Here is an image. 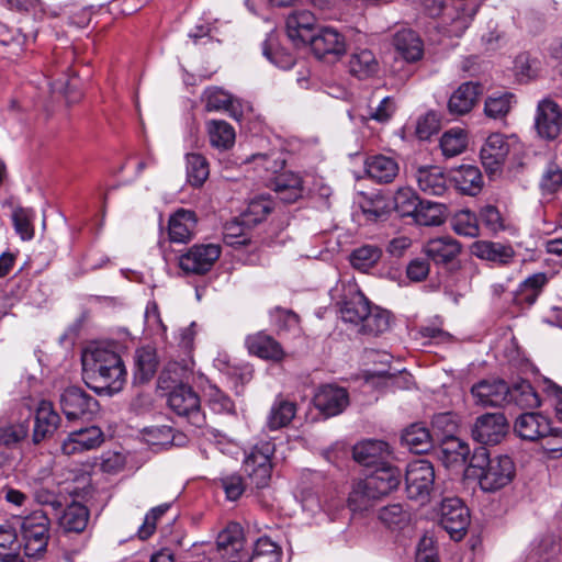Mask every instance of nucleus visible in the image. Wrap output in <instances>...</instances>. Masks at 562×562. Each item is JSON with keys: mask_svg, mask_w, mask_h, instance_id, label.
Wrapping results in <instances>:
<instances>
[{"mask_svg": "<svg viewBox=\"0 0 562 562\" xmlns=\"http://www.w3.org/2000/svg\"><path fill=\"white\" fill-rule=\"evenodd\" d=\"M87 384L101 395L119 393L126 382L124 363L115 351L108 347L90 345L81 355Z\"/></svg>", "mask_w": 562, "mask_h": 562, "instance_id": "1", "label": "nucleus"}, {"mask_svg": "<svg viewBox=\"0 0 562 562\" xmlns=\"http://www.w3.org/2000/svg\"><path fill=\"white\" fill-rule=\"evenodd\" d=\"M470 471L484 492H496L512 483L516 467L510 457H491L486 448L480 447L474 450L471 458Z\"/></svg>", "mask_w": 562, "mask_h": 562, "instance_id": "2", "label": "nucleus"}, {"mask_svg": "<svg viewBox=\"0 0 562 562\" xmlns=\"http://www.w3.org/2000/svg\"><path fill=\"white\" fill-rule=\"evenodd\" d=\"M49 526V519L43 510H34L23 518L21 535L26 557L37 558L46 551Z\"/></svg>", "mask_w": 562, "mask_h": 562, "instance_id": "3", "label": "nucleus"}, {"mask_svg": "<svg viewBox=\"0 0 562 562\" xmlns=\"http://www.w3.org/2000/svg\"><path fill=\"white\" fill-rule=\"evenodd\" d=\"M519 146V139L514 134L492 133L480 150L481 161L486 172L490 175L499 172L510 151L518 149Z\"/></svg>", "mask_w": 562, "mask_h": 562, "instance_id": "4", "label": "nucleus"}, {"mask_svg": "<svg viewBox=\"0 0 562 562\" xmlns=\"http://www.w3.org/2000/svg\"><path fill=\"white\" fill-rule=\"evenodd\" d=\"M169 408L179 417L184 418L195 427L205 424V415L201 409L199 395L186 384H179L168 395Z\"/></svg>", "mask_w": 562, "mask_h": 562, "instance_id": "5", "label": "nucleus"}, {"mask_svg": "<svg viewBox=\"0 0 562 562\" xmlns=\"http://www.w3.org/2000/svg\"><path fill=\"white\" fill-rule=\"evenodd\" d=\"M274 453V445L262 441L256 445L244 460V471L256 488L268 486L271 472V457Z\"/></svg>", "mask_w": 562, "mask_h": 562, "instance_id": "6", "label": "nucleus"}, {"mask_svg": "<svg viewBox=\"0 0 562 562\" xmlns=\"http://www.w3.org/2000/svg\"><path fill=\"white\" fill-rule=\"evenodd\" d=\"M59 404L68 420L91 419L100 408L97 398L79 386L66 387L60 393Z\"/></svg>", "mask_w": 562, "mask_h": 562, "instance_id": "7", "label": "nucleus"}, {"mask_svg": "<svg viewBox=\"0 0 562 562\" xmlns=\"http://www.w3.org/2000/svg\"><path fill=\"white\" fill-rule=\"evenodd\" d=\"M439 524L452 540L460 541L470 525L469 509L458 497L445 498L440 507Z\"/></svg>", "mask_w": 562, "mask_h": 562, "instance_id": "8", "label": "nucleus"}, {"mask_svg": "<svg viewBox=\"0 0 562 562\" xmlns=\"http://www.w3.org/2000/svg\"><path fill=\"white\" fill-rule=\"evenodd\" d=\"M434 481L435 471L429 461L420 459L407 465L405 482L409 498L425 502L432 490Z\"/></svg>", "mask_w": 562, "mask_h": 562, "instance_id": "9", "label": "nucleus"}, {"mask_svg": "<svg viewBox=\"0 0 562 562\" xmlns=\"http://www.w3.org/2000/svg\"><path fill=\"white\" fill-rule=\"evenodd\" d=\"M508 431L509 424L503 413H486L475 419L472 438L482 445H497Z\"/></svg>", "mask_w": 562, "mask_h": 562, "instance_id": "10", "label": "nucleus"}, {"mask_svg": "<svg viewBox=\"0 0 562 562\" xmlns=\"http://www.w3.org/2000/svg\"><path fill=\"white\" fill-rule=\"evenodd\" d=\"M220 256V245H194L180 257L179 265L187 273L204 274L211 270Z\"/></svg>", "mask_w": 562, "mask_h": 562, "instance_id": "11", "label": "nucleus"}, {"mask_svg": "<svg viewBox=\"0 0 562 562\" xmlns=\"http://www.w3.org/2000/svg\"><path fill=\"white\" fill-rule=\"evenodd\" d=\"M308 44L317 58L339 59L347 52L345 36L334 27H323Z\"/></svg>", "mask_w": 562, "mask_h": 562, "instance_id": "12", "label": "nucleus"}, {"mask_svg": "<svg viewBox=\"0 0 562 562\" xmlns=\"http://www.w3.org/2000/svg\"><path fill=\"white\" fill-rule=\"evenodd\" d=\"M535 125L540 137L548 140L555 139L562 128V113L559 105L549 99L540 101Z\"/></svg>", "mask_w": 562, "mask_h": 562, "instance_id": "13", "label": "nucleus"}, {"mask_svg": "<svg viewBox=\"0 0 562 562\" xmlns=\"http://www.w3.org/2000/svg\"><path fill=\"white\" fill-rule=\"evenodd\" d=\"M104 441V434L98 426H89L71 431L63 441L61 450L67 456L99 448Z\"/></svg>", "mask_w": 562, "mask_h": 562, "instance_id": "14", "label": "nucleus"}, {"mask_svg": "<svg viewBox=\"0 0 562 562\" xmlns=\"http://www.w3.org/2000/svg\"><path fill=\"white\" fill-rule=\"evenodd\" d=\"M348 404V392L346 389L337 385H323L314 395L315 407L327 417L340 414Z\"/></svg>", "mask_w": 562, "mask_h": 562, "instance_id": "15", "label": "nucleus"}, {"mask_svg": "<svg viewBox=\"0 0 562 562\" xmlns=\"http://www.w3.org/2000/svg\"><path fill=\"white\" fill-rule=\"evenodd\" d=\"M371 310L370 302L356 284H348L341 301L340 314L346 323L360 325Z\"/></svg>", "mask_w": 562, "mask_h": 562, "instance_id": "16", "label": "nucleus"}, {"mask_svg": "<svg viewBox=\"0 0 562 562\" xmlns=\"http://www.w3.org/2000/svg\"><path fill=\"white\" fill-rule=\"evenodd\" d=\"M514 430L524 440L537 441L550 434V419L541 413H524L516 418Z\"/></svg>", "mask_w": 562, "mask_h": 562, "instance_id": "17", "label": "nucleus"}, {"mask_svg": "<svg viewBox=\"0 0 562 562\" xmlns=\"http://www.w3.org/2000/svg\"><path fill=\"white\" fill-rule=\"evenodd\" d=\"M315 24L316 19L311 11L295 10L286 18V34L294 45L308 44L314 36L312 31Z\"/></svg>", "mask_w": 562, "mask_h": 562, "instance_id": "18", "label": "nucleus"}, {"mask_svg": "<svg viewBox=\"0 0 562 562\" xmlns=\"http://www.w3.org/2000/svg\"><path fill=\"white\" fill-rule=\"evenodd\" d=\"M352 454L353 459L364 467H380L387 463L391 450L383 440L367 439L353 447Z\"/></svg>", "mask_w": 562, "mask_h": 562, "instance_id": "19", "label": "nucleus"}, {"mask_svg": "<svg viewBox=\"0 0 562 562\" xmlns=\"http://www.w3.org/2000/svg\"><path fill=\"white\" fill-rule=\"evenodd\" d=\"M475 403L482 406H502L508 401V385L501 380L480 381L472 386Z\"/></svg>", "mask_w": 562, "mask_h": 562, "instance_id": "20", "label": "nucleus"}, {"mask_svg": "<svg viewBox=\"0 0 562 562\" xmlns=\"http://www.w3.org/2000/svg\"><path fill=\"white\" fill-rule=\"evenodd\" d=\"M60 423V417L55 411L52 402L41 401L35 411V423L32 439L34 443H40L44 439L53 436Z\"/></svg>", "mask_w": 562, "mask_h": 562, "instance_id": "21", "label": "nucleus"}, {"mask_svg": "<svg viewBox=\"0 0 562 562\" xmlns=\"http://www.w3.org/2000/svg\"><path fill=\"white\" fill-rule=\"evenodd\" d=\"M245 345L249 353L265 360L280 362L285 357V352L281 345L272 336L263 331L248 335L245 340Z\"/></svg>", "mask_w": 562, "mask_h": 562, "instance_id": "22", "label": "nucleus"}, {"mask_svg": "<svg viewBox=\"0 0 562 562\" xmlns=\"http://www.w3.org/2000/svg\"><path fill=\"white\" fill-rule=\"evenodd\" d=\"M483 87L479 82H464L456 89L449 98L448 110L451 114L464 115L476 104Z\"/></svg>", "mask_w": 562, "mask_h": 562, "instance_id": "23", "label": "nucleus"}, {"mask_svg": "<svg viewBox=\"0 0 562 562\" xmlns=\"http://www.w3.org/2000/svg\"><path fill=\"white\" fill-rule=\"evenodd\" d=\"M401 471L389 463L378 467L370 475L363 479L370 491L378 497L384 496L397 488L401 483Z\"/></svg>", "mask_w": 562, "mask_h": 562, "instance_id": "24", "label": "nucleus"}, {"mask_svg": "<svg viewBox=\"0 0 562 562\" xmlns=\"http://www.w3.org/2000/svg\"><path fill=\"white\" fill-rule=\"evenodd\" d=\"M270 188L276 192L278 199L284 203H294L303 196L304 187L302 178L292 171L277 175Z\"/></svg>", "mask_w": 562, "mask_h": 562, "instance_id": "25", "label": "nucleus"}, {"mask_svg": "<svg viewBox=\"0 0 562 562\" xmlns=\"http://www.w3.org/2000/svg\"><path fill=\"white\" fill-rule=\"evenodd\" d=\"M470 250L476 258L503 266L510 263L515 257V250L510 245L495 241L476 240Z\"/></svg>", "mask_w": 562, "mask_h": 562, "instance_id": "26", "label": "nucleus"}, {"mask_svg": "<svg viewBox=\"0 0 562 562\" xmlns=\"http://www.w3.org/2000/svg\"><path fill=\"white\" fill-rule=\"evenodd\" d=\"M348 70L351 76L364 80L379 74L380 63L371 49L356 48L349 56Z\"/></svg>", "mask_w": 562, "mask_h": 562, "instance_id": "27", "label": "nucleus"}, {"mask_svg": "<svg viewBox=\"0 0 562 562\" xmlns=\"http://www.w3.org/2000/svg\"><path fill=\"white\" fill-rule=\"evenodd\" d=\"M366 172L379 183H390L398 175L400 166L395 158L385 155H373L366 159Z\"/></svg>", "mask_w": 562, "mask_h": 562, "instance_id": "28", "label": "nucleus"}, {"mask_svg": "<svg viewBox=\"0 0 562 562\" xmlns=\"http://www.w3.org/2000/svg\"><path fill=\"white\" fill-rule=\"evenodd\" d=\"M393 44L397 54L407 63H416L424 56V43L412 30L396 32Z\"/></svg>", "mask_w": 562, "mask_h": 562, "instance_id": "29", "label": "nucleus"}, {"mask_svg": "<svg viewBox=\"0 0 562 562\" xmlns=\"http://www.w3.org/2000/svg\"><path fill=\"white\" fill-rule=\"evenodd\" d=\"M244 548L241 530L238 526H232L220 532L216 541V552L226 562L243 558L240 553Z\"/></svg>", "mask_w": 562, "mask_h": 562, "instance_id": "30", "label": "nucleus"}, {"mask_svg": "<svg viewBox=\"0 0 562 562\" xmlns=\"http://www.w3.org/2000/svg\"><path fill=\"white\" fill-rule=\"evenodd\" d=\"M424 251L436 263H447L460 254L461 244L450 236H442L430 239L424 246Z\"/></svg>", "mask_w": 562, "mask_h": 562, "instance_id": "31", "label": "nucleus"}, {"mask_svg": "<svg viewBox=\"0 0 562 562\" xmlns=\"http://www.w3.org/2000/svg\"><path fill=\"white\" fill-rule=\"evenodd\" d=\"M196 225L194 212L189 210H178L169 220V237L173 243H188Z\"/></svg>", "mask_w": 562, "mask_h": 562, "instance_id": "32", "label": "nucleus"}, {"mask_svg": "<svg viewBox=\"0 0 562 562\" xmlns=\"http://www.w3.org/2000/svg\"><path fill=\"white\" fill-rule=\"evenodd\" d=\"M418 188L428 195H442L447 190V179L438 166L418 168L416 172Z\"/></svg>", "mask_w": 562, "mask_h": 562, "instance_id": "33", "label": "nucleus"}, {"mask_svg": "<svg viewBox=\"0 0 562 562\" xmlns=\"http://www.w3.org/2000/svg\"><path fill=\"white\" fill-rule=\"evenodd\" d=\"M549 279L546 273L538 272L529 276L519 283L517 290L514 292V302L518 305H532Z\"/></svg>", "mask_w": 562, "mask_h": 562, "instance_id": "34", "label": "nucleus"}, {"mask_svg": "<svg viewBox=\"0 0 562 562\" xmlns=\"http://www.w3.org/2000/svg\"><path fill=\"white\" fill-rule=\"evenodd\" d=\"M206 108L209 111H226L236 120L241 117V108L238 100L221 88L212 87L205 90Z\"/></svg>", "mask_w": 562, "mask_h": 562, "instance_id": "35", "label": "nucleus"}, {"mask_svg": "<svg viewBox=\"0 0 562 562\" xmlns=\"http://www.w3.org/2000/svg\"><path fill=\"white\" fill-rule=\"evenodd\" d=\"M452 181L458 190L469 195L477 194L483 184L480 169L472 165H462L452 171Z\"/></svg>", "mask_w": 562, "mask_h": 562, "instance_id": "36", "label": "nucleus"}, {"mask_svg": "<svg viewBox=\"0 0 562 562\" xmlns=\"http://www.w3.org/2000/svg\"><path fill=\"white\" fill-rule=\"evenodd\" d=\"M135 379L138 382L149 381L158 368V358L156 349L151 346H144L135 351Z\"/></svg>", "mask_w": 562, "mask_h": 562, "instance_id": "37", "label": "nucleus"}, {"mask_svg": "<svg viewBox=\"0 0 562 562\" xmlns=\"http://www.w3.org/2000/svg\"><path fill=\"white\" fill-rule=\"evenodd\" d=\"M281 548L268 537L259 538L254 546L251 555L243 554L231 562H281Z\"/></svg>", "mask_w": 562, "mask_h": 562, "instance_id": "38", "label": "nucleus"}, {"mask_svg": "<svg viewBox=\"0 0 562 562\" xmlns=\"http://www.w3.org/2000/svg\"><path fill=\"white\" fill-rule=\"evenodd\" d=\"M401 442L416 454L427 452L431 448L429 430L422 424H413L407 427L401 436Z\"/></svg>", "mask_w": 562, "mask_h": 562, "instance_id": "39", "label": "nucleus"}, {"mask_svg": "<svg viewBox=\"0 0 562 562\" xmlns=\"http://www.w3.org/2000/svg\"><path fill=\"white\" fill-rule=\"evenodd\" d=\"M296 414V405L282 398L276 400L267 416V427L278 430L288 426Z\"/></svg>", "mask_w": 562, "mask_h": 562, "instance_id": "40", "label": "nucleus"}, {"mask_svg": "<svg viewBox=\"0 0 562 562\" xmlns=\"http://www.w3.org/2000/svg\"><path fill=\"white\" fill-rule=\"evenodd\" d=\"M274 203L269 195L260 194L252 198L241 213L244 223L257 225L265 221L273 210Z\"/></svg>", "mask_w": 562, "mask_h": 562, "instance_id": "41", "label": "nucleus"}, {"mask_svg": "<svg viewBox=\"0 0 562 562\" xmlns=\"http://www.w3.org/2000/svg\"><path fill=\"white\" fill-rule=\"evenodd\" d=\"M515 403L520 408H536L540 406V397L528 381H520L515 383L512 387L508 386V401L507 403Z\"/></svg>", "mask_w": 562, "mask_h": 562, "instance_id": "42", "label": "nucleus"}, {"mask_svg": "<svg viewBox=\"0 0 562 562\" xmlns=\"http://www.w3.org/2000/svg\"><path fill=\"white\" fill-rule=\"evenodd\" d=\"M210 143L218 149H228L235 143V131L231 124L222 120L207 122Z\"/></svg>", "mask_w": 562, "mask_h": 562, "instance_id": "43", "label": "nucleus"}, {"mask_svg": "<svg viewBox=\"0 0 562 562\" xmlns=\"http://www.w3.org/2000/svg\"><path fill=\"white\" fill-rule=\"evenodd\" d=\"M379 520L389 529L400 530L411 522V513L402 504H391L379 510Z\"/></svg>", "mask_w": 562, "mask_h": 562, "instance_id": "44", "label": "nucleus"}, {"mask_svg": "<svg viewBox=\"0 0 562 562\" xmlns=\"http://www.w3.org/2000/svg\"><path fill=\"white\" fill-rule=\"evenodd\" d=\"M468 142V133L464 130L452 127L440 137V148L446 157H454L467 149Z\"/></svg>", "mask_w": 562, "mask_h": 562, "instance_id": "45", "label": "nucleus"}, {"mask_svg": "<svg viewBox=\"0 0 562 562\" xmlns=\"http://www.w3.org/2000/svg\"><path fill=\"white\" fill-rule=\"evenodd\" d=\"M562 189V168L550 161L543 169L539 180V190L542 196L552 198Z\"/></svg>", "mask_w": 562, "mask_h": 562, "instance_id": "46", "label": "nucleus"}, {"mask_svg": "<svg viewBox=\"0 0 562 562\" xmlns=\"http://www.w3.org/2000/svg\"><path fill=\"white\" fill-rule=\"evenodd\" d=\"M89 512L86 506L79 503H72L60 517V526L66 531L81 532L88 524Z\"/></svg>", "mask_w": 562, "mask_h": 562, "instance_id": "47", "label": "nucleus"}, {"mask_svg": "<svg viewBox=\"0 0 562 562\" xmlns=\"http://www.w3.org/2000/svg\"><path fill=\"white\" fill-rule=\"evenodd\" d=\"M263 55L280 69H290L295 64L294 56L282 47L278 46L274 34H269L263 43Z\"/></svg>", "mask_w": 562, "mask_h": 562, "instance_id": "48", "label": "nucleus"}, {"mask_svg": "<svg viewBox=\"0 0 562 562\" xmlns=\"http://www.w3.org/2000/svg\"><path fill=\"white\" fill-rule=\"evenodd\" d=\"M187 161V180L195 188L201 187L210 175L209 162L201 154H188Z\"/></svg>", "mask_w": 562, "mask_h": 562, "instance_id": "49", "label": "nucleus"}, {"mask_svg": "<svg viewBox=\"0 0 562 562\" xmlns=\"http://www.w3.org/2000/svg\"><path fill=\"white\" fill-rule=\"evenodd\" d=\"M359 331L367 335L378 336L385 333L390 327V314L379 307H371L368 315L359 325Z\"/></svg>", "mask_w": 562, "mask_h": 562, "instance_id": "50", "label": "nucleus"}, {"mask_svg": "<svg viewBox=\"0 0 562 562\" xmlns=\"http://www.w3.org/2000/svg\"><path fill=\"white\" fill-rule=\"evenodd\" d=\"M379 498L373 491H370L364 480H359L352 485L348 497V506L352 512L367 510L374 499Z\"/></svg>", "mask_w": 562, "mask_h": 562, "instance_id": "51", "label": "nucleus"}, {"mask_svg": "<svg viewBox=\"0 0 562 562\" xmlns=\"http://www.w3.org/2000/svg\"><path fill=\"white\" fill-rule=\"evenodd\" d=\"M382 251L373 245H364L355 249L350 255V262L353 268L360 271H368L380 260Z\"/></svg>", "mask_w": 562, "mask_h": 562, "instance_id": "52", "label": "nucleus"}, {"mask_svg": "<svg viewBox=\"0 0 562 562\" xmlns=\"http://www.w3.org/2000/svg\"><path fill=\"white\" fill-rule=\"evenodd\" d=\"M453 231L462 236L476 237L480 235L479 221L470 210H461L452 217Z\"/></svg>", "mask_w": 562, "mask_h": 562, "instance_id": "53", "label": "nucleus"}, {"mask_svg": "<svg viewBox=\"0 0 562 562\" xmlns=\"http://www.w3.org/2000/svg\"><path fill=\"white\" fill-rule=\"evenodd\" d=\"M415 222L423 226H437L443 221V205L432 202H420L413 215Z\"/></svg>", "mask_w": 562, "mask_h": 562, "instance_id": "54", "label": "nucleus"}, {"mask_svg": "<svg viewBox=\"0 0 562 562\" xmlns=\"http://www.w3.org/2000/svg\"><path fill=\"white\" fill-rule=\"evenodd\" d=\"M514 95L512 93H501L488 95L484 103V113L491 119H502L506 116L513 103Z\"/></svg>", "mask_w": 562, "mask_h": 562, "instance_id": "55", "label": "nucleus"}, {"mask_svg": "<svg viewBox=\"0 0 562 562\" xmlns=\"http://www.w3.org/2000/svg\"><path fill=\"white\" fill-rule=\"evenodd\" d=\"M251 225L244 223L241 216L225 224L223 239L229 246H244L249 241L247 228Z\"/></svg>", "mask_w": 562, "mask_h": 562, "instance_id": "56", "label": "nucleus"}, {"mask_svg": "<svg viewBox=\"0 0 562 562\" xmlns=\"http://www.w3.org/2000/svg\"><path fill=\"white\" fill-rule=\"evenodd\" d=\"M34 211L31 209L18 207L13 211L14 229L22 240H31L34 237Z\"/></svg>", "mask_w": 562, "mask_h": 562, "instance_id": "57", "label": "nucleus"}, {"mask_svg": "<svg viewBox=\"0 0 562 562\" xmlns=\"http://www.w3.org/2000/svg\"><path fill=\"white\" fill-rule=\"evenodd\" d=\"M420 202L411 188H401L394 195L395 209L402 216H413Z\"/></svg>", "mask_w": 562, "mask_h": 562, "instance_id": "58", "label": "nucleus"}, {"mask_svg": "<svg viewBox=\"0 0 562 562\" xmlns=\"http://www.w3.org/2000/svg\"><path fill=\"white\" fill-rule=\"evenodd\" d=\"M206 395L209 405L213 412L217 414H228L234 412L233 401L217 386L210 385Z\"/></svg>", "mask_w": 562, "mask_h": 562, "instance_id": "59", "label": "nucleus"}, {"mask_svg": "<svg viewBox=\"0 0 562 562\" xmlns=\"http://www.w3.org/2000/svg\"><path fill=\"white\" fill-rule=\"evenodd\" d=\"M272 323L281 330H292L299 328L300 317L291 310L274 307L270 312Z\"/></svg>", "mask_w": 562, "mask_h": 562, "instance_id": "60", "label": "nucleus"}, {"mask_svg": "<svg viewBox=\"0 0 562 562\" xmlns=\"http://www.w3.org/2000/svg\"><path fill=\"white\" fill-rule=\"evenodd\" d=\"M170 508V504L165 503L151 508L145 516L142 526L138 528V537L142 540L148 539L156 530V521L165 515Z\"/></svg>", "mask_w": 562, "mask_h": 562, "instance_id": "61", "label": "nucleus"}, {"mask_svg": "<svg viewBox=\"0 0 562 562\" xmlns=\"http://www.w3.org/2000/svg\"><path fill=\"white\" fill-rule=\"evenodd\" d=\"M29 426L25 423L0 427V443L11 446L26 438Z\"/></svg>", "mask_w": 562, "mask_h": 562, "instance_id": "62", "label": "nucleus"}, {"mask_svg": "<svg viewBox=\"0 0 562 562\" xmlns=\"http://www.w3.org/2000/svg\"><path fill=\"white\" fill-rule=\"evenodd\" d=\"M145 325L147 329L154 335L164 336L166 334L167 328L162 323L156 302H149L146 306Z\"/></svg>", "mask_w": 562, "mask_h": 562, "instance_id": "63", "label": "nucleus"}, {"mask_svg": "<svg viewBox=\"0 0 562 562\" xmlns=\"http://www.w3.org/2000/svg\"><path fill=\"white\" fill-rule=\"evenodd\" d=\"M431 425L434 430L448 438L453 436L458 428L456 416L452 413H440L432 417Z\"/></svg>", "mask_w": 562, "mask_h": 562, "instance_id": "64", "label": "nucleus"}]
</instances>
